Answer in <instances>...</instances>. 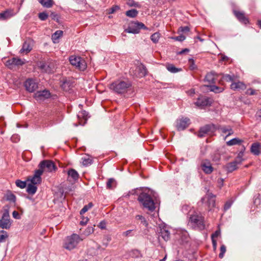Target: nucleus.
I'll return each instance as SVG.
<instances>
[{
  "label": "nucleus",
  "instance_id": "f257e3e1",
  "mask_svg": "<svg viewBox=\"0 0 261 261\" xmlns=\"http://www.w3.org/2000/svg\"><path fill=\"white\" fill-rule=\"evenodd\" d=\"M138 200L143 207L147 211L152 212L155 211L159 201L151 191L143 192L140 194Z\"/></svg>",
  "mask_w": 261,
  "mask_h": 261
},
{
  "label": "nucleus",
  "instance_id": "f03ea898",
  "mask_svg": "<svg viewBox=\"0 0 261 261\" xmlns=\"http://www.w3.org/2000/svg\"><path fill=\"white\" fill-rule=\"evenodd\" d=\"M188 225L195 229L202 230L205 227L204 218L199 213L191 210L189 212Z\"/></svg>",
  "mask_w": 261,
  "mask_h": 261
},
{
  "label": "nucleus",
  "instance_id": "7ed1b4c3",
  "mask_svg": "<svg viewBox=\"0 0 261 261\" xmlns=\"http://www.w3.org/2000/svg\"><path fill=\"white\" fill-rule=\"evenodd\" d=\"M131 86L129 81H117L110 85V88L117 93L122 94L126 92Z\"/></svg>",
  "mask_w": 261,
  "mask_h": 261
},
{
  "label": "nucleus",
  "instance_id": "20e7f679",
  "mask_svg": "<svg viewBox=\"0 0 261 261\" xmlns=\"http://www.w3.org/2000/svg\"><path fill=\"white\" fill-rule=\"evenodd\" d=\"M84 239L76 233H73L67 237L64 243V247L69 250H72L76 247L79 243Z\"/></svg>",
  "mask_w": 261,
  "mask_h": 261
},
{
  "label": "nucleus",
  "instance_id": "39448f33",
  "mask_svg": "<svg viewBox=\"0 0 261 261\" xmlns=\"http://www.w3.org/2000/svg\"><path fill=\"white\" fill-rule=\"evenodd\" d=\"M9 208L10 206L8 205L4 207V212L1 217V228L8 229L12 225L13 221L10 219Z\"/></svg>",
  "mask_w": 261,
  "mask_h": 261
},
{
  "label": "nucleus",
  "instance_id": "423d86ee",
  "mask_svg": "<svg viewBox=\"0 0 261 261\" xmlns=\"http://www.w3.org/2000/svg\"><path fill=\"white\" fill-rule=\"evenodd\" d=\"M70 64L81 71H84L87 68L85 60L80 56H71L69 58Z\"/></svg>",
  "mask_w": 261,
  "mask_h": 261
},
{
  "label": "nucleus",
  "instance_id": "0eeeda50",
  "mask_svg": "<svg viewBox=\"0 0 261 261\" xmlns=\"http://www.w3.org/2000/svg\"><path fill=\"white\" fill-rule=\"evenodd\" d=\"M141 29H147V28L142 22H132L129 24L127 28L125 29L124 32L135 34L139 33Z\"/></svg>",
  "mask_w": 261,
  "mask_h": 261
},
{
  "label": "nucleus",
  "instance_id": "6e6552de",
  "mask_svg": "<svg viewBox=\"0 0 261 261\" xmlns=\"http://www.w3.org/2000/svg\"><path fill=\"white\" fill-rule=\"evenodd\" d=\"M201 201L210 211L215 206V196L211 193H208L201 199Z\"/></svg>",
  "mask_w": 261,
  "mask_h": 261
},
{
  "label": "nucleus",
  "instance_id": "1a4fd4ad",
  "mask_svg": "<svg viewBox=\"0 0 261 261\" xmlns=\"http://www.w3.org/2000/svg\"><path fill=\"white\" fill-rule=\"evenodd\" d=\"M39 169L44 171L51 172L55 171L57 169L54 163L50 160H44L40 162L39 165Z\"/></svg>",
  "mask_w": 261,
  "mask_h": 261
},
{
  "label": "nucleus",
  "instance_id": "9d476101",
  "mask_svg": "<svg viewBox=\"0 0 261 261\" xmlns=\"http://www.w3.org/2000/svg\"><path fill=\"white\" fill-rule=\"evenodd\" d=\"M216 129L217 127L215 125L207 124L200 128L197 135L200 138H202L206 135H212Z\"/></svg>",
  "mask_w": 261,
  "mask_h": 261
},
{
  "label": "nucleus",
  "instance_id": "9b49d317",
  "mask_svg": "<svg viewBox=\"0 0 261 261\" xmlns=\"http://www.w3.org/2000/svg\"><path fill=\"white\" fill-rule=\"evenodd\" d=\"M39 68L42 72L51 73L54 72L56 66L53 62H41L39 65Z\"/></svg>",
  "mask_w": 261,
  "mask_h": 261
},
{
  "label": "nucleus",
  "instance_id": "f8f14e48",
  "mask_svg": "<svg viewBox=\"0 0 261 261\" xmlns=\"http://www.w3.org/2000/svg\"><path fill=\"white\" fill-rule=\"evenodd\" d=\"M24 87L28 91L33 92L37 89L38 83L34 80L29 79L25 82Z\"/></svg>",
  "mask_w": 261,
  "mask_h": 261
},
{
  "label": "nucleus",
  "instance_id": "ddd939ff",
  "mask_svg": "<svg viewBox=\"0 0 261 261\" xmlns=\"http://www.w3.org/2000/svg\"><path fill=\"white\" fill-rule=\"evenodd\" d=\"M190 123V120L188 118H182L177 120L176 128L178 130L186 128Z\"/></svg>",
  "mask_w": 261,
  "mask_h": 261
},
{
  "label": "nucleus",
  "instance_id": "4468645a",
  "mask_svg": "<svg viewBox=\"0 0 261 261\" xmlns=\"http://www.w3.org/2000/svg\"><path fill=\"white\" fill-rule=\"evenodd\" d=\"M33 45V41L31 39H28L25 41L22 45L21 49L20 50V53L23 54H27L30 53L32 48Z\"/></svg>",
  "mask_w": 261,
  "mask_h": 261
},
{
  "label": "nucleus",
  "instance_id": "2eb2a0df",
  "mask_svg": "<svg viewBox=\"0 0 261 261\" xmlns=\"http://www.w3.org/2000/svg\"><path fill=\"white\" fill-rule=\"evenodd\" d=\"M42 170L38 169L35 171V173L32 177H30L28 179L30 180L31 184L34 185L39 184L41 182V176L42 174Z\"/></svg>",
  "mask_w": 261,
  "mask_h": 261
},
{
  "label": "nucleus",
  "instance_id": "dca6fc26",
  "mask_svg": "<svg viewBox=\"0 0 261 261\" xmlns=\"http://www.w3.org/2000/svg\"><path fill=\"white\" fill-rule=\"evenodd\" d=\"M195 104L200 108H203L206 106H210L211 102L210 99L205 96H201L199 97Z\"/></svg>",
  "mask_w": 261,
  "mask_h": 261
},
{
  "label": "nucleus",
  "instance_id": "f3484780",
  "mask_svg": "<svg viewBox=\"0 0 261 261\" xmlns=\"http://www.w3.org/2000/svg\"><path fill=\"white\" fill-rule=\"evenodd\" d=\"M50 93L48 90H44L37 91L35 93V98L38 100H44L49 98Z\"/></svg>",
  "mask_w": 261,
  "mask_h": 261
},
{
  "label": "nucleus",
  "instance_id": "a211bd4d",
  "mask_svg": "<svg viewBox=\"0 0 261 261\" xmlns=\"http://www.w3.org/2000/svg\"><path fill=\"white\" fill-rule=\"evenodd\" d=\"M201 168L205 174H210L213 171V167L211 162L208 160H203L201 163Z\"/></svg>",
  "mask_w": 261,
  "mask_h": 261
},
{
  "label": "nucleus",
  "instance_id": "6ab92c4d",
  "mask_svg": "<svg viewBox=\"0 0 261 261\" xmlns=\"http://www.w3.org/2000/svg\"><path fill=\"white\" fill-rule=\"evenodd\" d=\"M189 234L187 231H179L176 234V239L180 244H184L188 241Z\"/></svg>",
  "mask_w": 261,
  "mask_h": 261
},
{
  "label": "nucleus",
  "instance_id": "aec40b11",
  "mask_svg": "<svg viewBox=\"0 0 261 261\" xmlns=\"http://www.w3.org/2000/svg\"><path fill=\"white\" fill-rule=\"evenodd\" d=\"M147 73V70L146 67L142 64H140L136 67L135 74L138 77L145 76Z\"/></svg>",
  "mask_w": 261,
  "mask_h": 261
},
{
  "label": "nucleus",
  "instance_id": "412c9836",
  "mask_svg": "<svg viewBox=\"0 0 261 261\" xmlns=\"http://www.w3.org/2000/svg\"><path fill=\"white\" fill-rule=\"evenodd\" d=\"M233 13L241 22L247 24L249 22L248 19L245 16L244 12L234 10L233 11Z\"/></svg>",
  "mask_w": 261,
  "mask_h": 261
},
{
  "label": "nucleus",
  "instance_id": "4be33fe9",
  "mask_svg": "<svg viewBox=\"0 0 261 261\" xmlns=\"http://www.w3.org/2000/svg\"><path fill=\"white\" fill-rule=\"evenodd\" d=\"M67 174L69 180L75 181L77 180L79 178V174L78 172L73 169H70L68 171Z\"/></svg>",
  "mask_w": 261,
  "mask_h": 261
},
{
  "label": "nucleus",
  "instance_id": "5701e85b",
  "mask_svg": "<svg viewBox=\"0 0 261 261\" xmlns=\"http://www.w3.org/2000/svg\"><path fill=\"white\" fill-rule=\"evenodd\" d=\"M13 9H7L3 13H1V20H6L10 18L15 15Z\"/></svg>",
  "mask_w": 261,
  "mask_h": 261
},
{
  "label": "nucleus",
  "instance_id": "b1692460",
  "mask_svg": "<svg viewBox=\"0 0 261 261\" xmlns=\"http://www.w3.org/2000/svg\"><path fill=\"white\" fill-rule=\"evenodd\" d=\"M216 74L214 71H211L206 74L205 76L204 81L207 82L209 84L215 83Z\"/></svg>",
  "mask_w": 261,
  "mask_h": 261
},
{
  "label": "nucleus",
  "instance_id": "393cba45",
  "mask_svg": "<svg viewBox=\"0 0 261 261\" xmlns=\"http://www.w3.org/2000/svg\"><path fill=\"white\" fill-rule=\"evenodd\" d=\"M251 152L254 155H258L261 152V144L259 143H254L251 146Z\"/></svg>",
  "mask_w": 261,
  "mask_h": 261
},
{
  "label": "nucleus",
  "instance_id": "a878e982",
  "mask_svg": "<svg viewBox=\"0 0 261 261\" xmlns=\"http://www.w3.org/2000/svg\"><path fill=\"white\" fill-rule=\"evenodd\" d=\"M159 234V237H161L165 241H168L170 238V233L166 228L161 229Z\"/></svg>",
  "mask_w": 261,
  "mask_h": 261
},
{
  "label": "nucleus",
  "instance_id": "bb28decb",
  "mask_svg": "<svg viewBox=\"0 0 261 261\" xmlns=\"http://www.w3.org/2000/svg\"><path fill=\"white\" fill-rule=\"evenodd\" d=\"M218 129L221 130L222 133L227 134L226 137L229 136L233 133V131L230 126H220L218 127Z\"/></svg>",
  "mask_w": 261,
  "mask_h": 261
},
{
  "label": "nucleus",
  "instance_id": "cd10ccee",
  "mask_svg": "<svg viewBox=\"0 0 261 261\" xmlns=\"http://www.w3.org/2000/svg\"><path fill=\"white\" fill-rule=\"evenodd\" d=\"M231 89L234 90H243L246 88L245 85L241 82H232L230 85Z\"/></svg>",
  "mask_w": 261,
  "mask_h": 261
},
{
  "label": "nucleus",
  "instance_id": "c85d7f7f",
  "mask_svg": "<svg viewBox=\"0 0 261 261\" xmlns=\"http://www.w3.org/2000/svg\"><path fill=\"white\" fill-rule=\"evenodd\" d=\"M166 69L170 72L175 73L181 71V68H176L172 64H167L166 65Z\"/></svg>",
  "mask_w": 261,
  "mask_h": 261
},
{
  "label": "nucleus",
  "instance_id": "c756f323",
  "mask_svg": "<svg viewBox=\"0 0 261 261\" xmlns=\"http://www.w3.org/2000/svg\"><path fill=\"white\" fill-rule=\"evenodd\" d=\"M10 61L11 64L17 66L22 65L26 63L25 60L16 58H12Z\"/></svg>",
  "mask_w": 261,
  "mask_h": 261
},
{
  "label": "nucleus",
  "instance_id": "7c9ffc66",
  "mask_svg": "<svg viewBox=\"0 0 261 261\" xmlns=\"http://www.w3.org/2000/svg\"><path fill=\"white\" fill-rule=\"evenodd\" d=\"M63 35V31L61 30H58L54 33L51 36V39L54 43H56L58 42V40L60 37Z\"/></svg>",
  "mask_w": 261,
  "mask_h": 261
},
{
  "label": "nucleus",
  "instance_id": "2f4dec72",
  "mask_svg": "<svg viewBox=\"0 0 261 261\" xmlns=\"http://www.w3.org/2000/svg\"><path fill=\"white\" fill-rule=\"evenodd\" d=\"M37 187L35 185L30 184L28 185L27 188V192L31 195H34L37 191Z\"/></svg>",
  "mask_w": 261,
  "mask_h": 261
},
{
  "label": "nucleus",
  "instance_id": "473e14b6",
  "mask_svg": "<svg viewBox=\"0 0 261 261\" xmlns=\"http://www.w3.org/2000/svg\"><path fill=\"white\" fill-rule=\"evenodd\" d=\"M239 165L236 162L234 161L228 163L227 165V169L228 171L232 172L234 170H236L238 168L237 165Z\"/></svg>",
  "mask_w": 261,
  "mask_h": 261
},
{
  "label": "nucleus",
  "instance_id": "72a5a7b5",
  "mask_svg": "<svg viewBox=\"0 0 261 261\" xmlns=\"http://www.w3.org/2000/svg\"><path fill=\"white\" fill-rule=\"evenodd\" d=\"M38 2L44 7L50 8L53 6V0H38Z\"/></svg>",
  "mask_w": 261,
  "mask_h": 261
},
{
  "label": "nucleus",
  "instance_id": "f704fd0d",
  "mask_svg": "<svg viewBox=\"0 0 261 261\" xmlns=\"http://www.w3.org/2000/svg\"><path fill=\"white\" fill-rule=\"evenodd\" d=\"M138 11L136 9H131L127 11L125 14L127 16L131 18H134L137 16Z\"/></svg>",
  "mask_w": 261,
  "mask_h": 261
},
{
  "label": "nucleus",
  "instance_id": "c9c22d12",
  "mask_svg": "<svg viewBox=\"0 0 261 261\" xmlns=\"http://www.w3.org/2000/svg\"><path fill=\"white\" fill-rule=\"evenodd\" d=\"M242 141L239 138H233L226 142L228 146H232L240 144Z\"/></svg>",
  "mask_w": 261,
  "mask_h": 261
},
{
  "label": "nucleus",
  "instance_id": "e433bc0d",
  "mask_svg": "<svg viewBox=\"0 0 261 261\" xmlns=\"http://www.w3.org/2000/svg\"><path fill=\"white\" fill-rule=\"evenodd\" d=\"M94 232V228L92 226H88L85 230L83 232L82 235H84L85 237L89 236L90 234Z\"/></svg>",
  "mask_w": 261,
  "mask_h": 261
},
{
  "label": "nucleus",
  "instance_id": "4c0bfd02",
  "mask_svg": "<svg viewBox=\"0 0 261 261\" xmlns=\"http://www.w3.org/2000/svg\"><path fill=\"white\" fill-rule=\"evenodd\" d=\"M222 79L226 82H233L234 81V75H229V74H223Z\"/></svg>",
  "mask_w": 261,
  "mask_h": 261
},
{
  "label": "nucleus",
  "instance_id": "58836bf2",
  "mask_svg": "<svg viewBox=\"0 0 261 261\" xmlns=\"http://www.w3.org/2000/svg\"><path fill=\"white\" fill-rule=\"evenodd\" d=\"M116 181L113 178H109L107 182V189H112L115 185Z\"/></svg>",
  "mask_w": 261,
  "mask_h": 261
},
{
  "label": "nucleus",
  "instance_id": "ea45409f",
  "mask_svg": "<svg viewBox=\"0 0 261 261\" xmlns=\"http://www.w3.org/2000/svg\"><path fill=\"white\" fill-rule=\"evenodd\" d=\"M210 89L211 91L214 92L215 93H220L224 90L223 88L219 87L215 85L210 86Z\"/></svg>",
  "mask_w": 261,
  "mask_h": 261
},
{
  "label": "nucleus",
  "instance_id": "a19ab883",
  "mask_svg": "<svg viewBox=\"0 0 261 261\" xmlns=\"http://www.w3.org/2000/svg\"><path fill=\"white\" fill-rule=\"evenodd\" d=\"M160 38V34L158 32L154 33L150 37L151 41L154 43L158 42Z\"/></svg>",
  "mask_w": 261,
  "mask_h": 261
},
{
  "label": "nucleus",
  "instance_id": "79ce46f5",
  "mask_svg": "<svg viewBox=\"0 0 261 261\" xmlns=\"http://www.w3.org/2000/svg\"><path fill=\"white\" fill-rule=\"evenodd\" d=\"M82 161L83 165L85 166H89L92 163V159L88 156L82 158Z\"/></svg>",
  "mask_w": 261,
  "mask_h": 261
},
{
  "label": "nucleus",
  "instance_id": "37998d69",
  "mask_svg": "<svg viewBox=\"0 0 261 261\" xmlns=\"http://www.w3.org/2000/svg\"><path fill=\"white\" fill-rule=\"evenodd\" d=\"M244 153L242 151H241L239 153L237 157L235 159L234 161L236 162L238 164H241L242 162L244 161L243 159Z\"/></svg>",
  "mask_w": 261,
  "mask_h": 261
},
{
  "label": "nucleus",
  "instance_id": "c03bdc74",
  "mask_svg": "<svg viewBox=\"0 0 261 261\" xmlns=\"http://www.w3.org/2000/svg\"><path fill=\"white\" fill-rule=\"evenodd\" d=\"M136 219L137 220H139L141 221V223L144 225L145 227H147L148 225V223L145 219V218L142 216V215H138L136 216Z\"/></svg>",
  "mask_w": 261,
  "mask_h": 261
},
{
  "label": "nucleus",
  "instance_id": "a18cd8bd",
  "mask_svg": "<svg viewBox=\"0 0 261 261\" xmlns=\"http://www.w3.org/2000/svg\"><path fill=\"white\" fill-rule=\"evenodd\" d=\"M5 198L8 201L14 202L15 201V195L11 193H8L5 196Z\"/></svg>",
  "mask_w": 261,
  "mask_h": 261
},
{
  "label": "nucleus",
  "instance_id": "49530a36",
  "mask_svg": "<svg viewBox=\"0 0 261 261\" xmlns=\"http://www.w3.org/2000/svg\"><path fill=\"white\" fill-rule=\"evenodd\" d=\"M16 185L17 187L21 188L23 189L26 187V182L24 181H21V180L17 179L15 181Z\"/></svg>",
  "mask_w": 261,
  "mask_h": 261
},
{
  "label": "nucleus",
  "instance_id": "de8ad7c7",
  "mask_svg": "<svg viewBox=\"0 0 261 261\" xmlns=\"http://www.w3.org/2000/svg\"><path fill=\"white\" fill-rule=\"evenodd\" d=\"M93 204L92 203H89L88 204L85 205L80 211V214L83 215L92 207Z\"/></svg>",
  "mask_w": 261,
  "mask_h": 261
},
{
  "label": "nucleus",
  "instance_id": "09e8293b",
  "mask_svg": "<svg viewBox=\"0 0 261 261\" xmlns=\"http://www.w3.org/2000/svg\"><path fill=\"white\" fill-rule=\"evenodd\" d=\"M70 86V83L69 82H68L66 80L64 81L61 84V87L62 89H63L64 90H68V88Z\"/></svg>",
  "mask_w": 261,
  "mask_h": 261
},
{
  "label": "nucleus",
  "instance_id": "8fccbe9b",
  "mask_svg": "<svg viewBox=\"0 0 261 261\" xmlns=\"http://www.w3.org/2000/svg\"><path fill=\"white\" fill-rule=\"evenodd\" d=\"M226 252V247L224 245H222L220 247V253H219V256L222 258L224 256V254Z\"/></svg>",
  "mask_w": 261,
  "mask_h": 261
},
{
  "label": "nucleus",
  "instance_id": "3c124183",
  "mask_svg": "<svg viewBox=\"0 0 261 261\" xmlns=\"http://www.w3.org/2000/svg\"><path fill=\"white\" fill-rule=\"evenodd\" d=\"M189 68L191 70H194L196 68V66L195 64L194 60L193 59L189 60Z\"/></svg>",
  "mask_w": 261,
  "mask_h": 261
},
{
  "label": "nucleus",
  "instance_id": "603ef678",
  "mask_svg": "<svg viewBox=\"0 0 261 261\" xmlns=\"http://www.w3.org/2000/svg\"><path fill=\"white\" fill-rule=\"evenodd\" d=\"M8 238V233L4 230H1V242L5 241L6 239Z\"/></svg>",
  "mask_w": 261,
  "mask_h": 261
},
{
  "label": "nucleus",
  "instance_id": "864d4df0",
  "mask_svg": "<svg viewBox=\"0 0 261 261\" xmlns=\"http://www.w3.org/2000/svg\"><path fill=\"white\" fill-rule=\"evenodd\" d=\"M232 203L233 201L231 200H229L227 201H226L224 206V211H226L227 210H228L231 207Z\"/></svg>",
  "mask_w": 261,
  "mask_h": 261
},
{
  "label": "nucleus",
  "instance_id": "5fc2aeb1",
  "mask_svg": "<svg viewBox=\"0 0 261 261\" xmlns=\"http://www.w3.org/2000/svg\"><path fill=\"white\" fill-rule=\"evenodd\" d=\"M133 230L130 229L122 232V236L125 237H132L134 236Z\"/></svg>",
  "mask_w": 261,
  "mask_h": 261
},
{
  "label": "nucleus",
  "instance_id": "6e6d98bb",
  "mask_svg": "<svg viewBox=\"0 0 261 261\" xmlns=\"http://www.w3.org/2000/svg\"><path fill=\"white\" fill-rule=\"evenodd\" d=\"M38 17L40 20H45L48 17V15L45 12H41L39 14Z\"/></svg>",
  "mask_w": 261,
  "mask_h": 261
},
{
  "label": "nucleus",
  "instance_id": "4d7b16f0",
  "mask_svg": "<svg viewBox=\"0 0 261 261\" xmlns=\"http://www.w3.org/2000/svg\"><path fill=\"white\" fill-rule=\"evenodd\" d=\"M120 9V7L117 5L113 6L112 8H111L109 10V14H113L114 12L117 11Z\"/></svg>",
  "mask_w": 261,
  "mask_h": 261
},
{
  "label": "nucleus",
  "instance_id": "13d9d810",
  "mask_svg": "<svg viewBox=\"0 0 261 261\" xmlns=\"http://www.w3.org/2000/svg\"><path fill=\"white\" fill-rule=\"evenodd\" d=\"M127 4L131 7H139V3L135 2L134 0H129Z\"/></svg>",
  "mask_w": 261,
  "mask_h": 261
},
{
  "label": "nucleus",
  "instance_id": "bf43d9fd",
  "mask_svg": "<svg viewBox=\"0 0 261 261\" xmlns=\"http://www.w3.org/2000/svg\"><path fill=\"white\" fill-rule=\"evenodd\" d=\"M173 39L176 41H182L185 40L186 37L183 35H180L179 36L173 37Z\"/></svg>",
  "mask_w": 261,
  "mask_h": 261
},
{
  "label": "nucleus",
  "instance_id": "052dcab7",
  "mask_svg": "<svg viewBox=\"0 0 261 261\" xmlns=\"http://www.w3.org/2000/svg\"><path fill=\"white\" fill-rule=\"evenodd\" d=\"M190 31V28L187 27H181L178 29V31L182 33L188 32Z\"/></svg>",
  "mask_w": 261,
  "mask_h": 261
},
{
  "label": "nucleus",
  "instance_id": "680f3d73",
  "mask_svg": "<svg viewBox=\"0 0 261 261\" xmlns=\"http://www.w3.org/2000/svg\"><path fill=\"white\" fill-rule=\"evenodd\" d=\"M12 216L13 217L16 219H20L21 218L18 212L16 211H13L12 213Z\"/></svg>",
  "mask_w": 261,
  "mask_h": 261
},
{
  "label": "nucleus",
  "instance_id": "e2e57ef3",
  "mask_svg": "<svg viewBox=\"0 0 261 261\" xmlns=\"http://www.w3.org/2000/svg\"><path fill=\"white\" fill-rule=\"evenodd\" d=\"M220 235V230H217L215 232V233H214L212 234L211 238H212H212L215 239V238H217Z\"/></svg>",
  "mask_w": 261,
  "mask_h": 261
},
{
  "label": "nucleus",
  "instance_id": "0e129e2a",
  "mask_svg": "<svg viewBox=\"0 0 261 261\" xmlns=\"http://www.w3.org/2000/svg\"><path fill=\"white\" fill-rule=\"evenodd\" d=\"M98 227L101 229H106V223L103 221L100 222L98 225Z\"/></svg>",
  "mask_w": 261,
  "mask_h": 261
},
{
  "label": "nucleus",
  "instance_id": "69168bd1",
  "mask_svg": "<svg viewBox=\"0 0 261 261\" xmlns=\"http://www.w3.org/2000/svg\"><path fill=\"white\" fill-rule=\"evenodd\" d=\"M212 244H213V246L214 247V249H216V247H217V241L215 239H213V238L212 239Z\"/></svg>",
  "mask_w": 261,
  "mask_h": 261
},
{
  "label": "nucleus",
  "instance_id": "338daca9",
  "mask_svg": "<svg viewBox=\"0 0 261 261\" xmlns=\"http://www.w3.org/2000/svg\"><path fill=\"white\" fill-rule=\"evenodd\" d=\"M189 206L187 205H185L182 207V211L184 213H186L188 211Z\"/></svg>",
  "mask_w": 261,
  "mask_h": 261
},
{
  "label": "nucleus",
  "instance_id": "774afa93",
  "mask_svg": "<svg viewBox=\"0 0 261 261\" xmlns=\"http://www.w3.org/2000/svg\"><path fill=\"white\" fill-rule=\"evenodd\" d=\"M189 49L188 48H185L178 53L179 54H182L186 52H189Z\"/></svg>",
  "mask_w": 261,
  "mask_h": 261
}]
</instances>
